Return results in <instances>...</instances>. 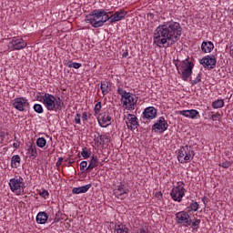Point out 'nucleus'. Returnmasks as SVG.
Segmentation results:
<instances>
[{
	"label": "nucleus",
	"instance_id": "nucleus-1",
	"mask_svg": "<svg viewBox=\"0 0 233 233\" xmlns=\"http://www.w3.org/2000/svg\"><path fill=\"white\" fill-rule=\"evenodd\" d=\"M181 37V25L177 22L168 21L158 25L153 34V43L158 48H170Z\"/></svg>",
	"mask_w": 233,
	"mask_h": 233
},
{
	"label": "nucleus",
	"instance_id": "nucleus-2",
	"mask_svg": "<svg viewBox=\"0 0 233 233\" xmlns=\"http://www.w3.org/2000/svg\"><path fill=\"white\" fill-rule=\"evenodd\" d=\"M85 21L93 28H101L108 21V13L105 9H95L86 15Z\"/></svg>",
	"mask_w": 233,
	"mask_h": 233
},
{
	"label": "nucleus",
	"instance_id": "nucleus-3",
	"mask_svg": "<svg viewBox=\"0 0 233 233\" xmlns=\"http://www.w3.org/2000/svg\"><path fill=\"white\" fill-rule=\"evenodd\" d=\"M175 66L177 70V74L181 76L183 81H188L192 77V70H194V64L186 58L182 61H176Z\"/></svg>",
	"mask_w": 233,
	"mask_h": 233
},
{
	"label": "nucleus",
	"instance_id": "nucleus-4",
	"mask_svg": "<svg viewBox=\"0 0 233 233\" xmlns=\"http://www.w3.org/2000/svg\"><path fill=\"white\" fill-rule=\"evenodd\" d=\"M43 105L48 112H59V110H63L64 103L61 97L50 93H45Z\"/></svg>",
	"mask_w": 233,
	"mask_h": 233
},
{
	"label": "nucleus",
	"instance_id": "nucleus-5",
	"mask_svg": "<svg viewBox=\"0 0 233 233\" xmlns=\"http://www.w3.org/2000/svg\"><path fill=\"white\" fill-rule=\"evenodd\" d=\"M117 94L121 96V103L123 105V108L126 110H136V105H137V100L134 97V95L130 92H127L121 86L117 87Z\"/></svg>",
	"mask_w": 233,
	"mask_h": 233
},
{
	"label": "nucleus",
	"instance_id": "nucleus-6",
	"mask_svg": "<svg viewBox=\"0 0 233 233\" xmlns=\"http://www.w3.org/2000/svg\"><path fill=\"white\" fill-rule=\"evenodd\" d=\"M194 156H196L194 148L190 146H184L177 152V161L181 164L190 163L194 159Z\"/></svg>",
	"mask_w": 233,
	"mask_h": 233
},
{
	"label": "nucleus",
	"instance_id": "nucleus-7",
	"mask_svg": "<svg viewBox=\"0 0 233 233\" xmlns=\"http://www.w3.org/2000/svg\"><path fill=\"white\" fill-rule=\"evenodd\" d=\"M11 192L16 196H21L25 192V179L21 177H15L9 180Z\"/></svg>",
	"mask_w": 233,
	"mask_h": 233
},
{
	"label": "nucleus",
	"instance_id": "nucleus-8",
	"mask_svg": "<svg viewBox=\"0 0 233 233\" xmlns=\"http://www.w3.org/2000/svg\"><path fill=\"white\" fill-rule=\"evenodd\" d=\"M185 183L183 181L177 182V186L171 189V199H173V201H177V203H181V201H183V198H185Z\"/></svg>",
	"mask_w": 233,
	"mask_h": 233
},
{
	"label": "nucleus",
	"instance_id": "nucleus-9",
	"mask_svg": "<svg viewBox=\"0 0 233 233\" xmlns=\"http://www.w3.org/2000/svg\"><path fill=\"white\" fill-rule=\"evenodd\" d=\"M27 44L23 38L13 37L7 45V52H15L17 50H23L26 48Z\"/></svg>",
	"mask_w": 233,
	"mask_h": 233
},
{
	"label": "nucleus",
	"instance_id": "nucleus-10",
	"mask_svg": "<svg viewBox=\"0 0 233 233\" xmlns=\"http://www.w3.org/2000/svg\"><path fill=\"white\" fill-rule=\"evenodd\" d=\"M12 106L18 112H26L30 108V102L26 97L21 96L14 98Z\"/></svg>",
	"mask_w": 233,
	"mask_h": 233
},
{
	"label": "nucleus",
	"instance_id": "nucleus-11",
	"mask_svg": "<svg viewBox=\"0 0 233 233\" xmlns=\"http://www.w3.org/2000/svg\"><path fill=\"white\" fill-rule=\"evenodd\" d=\"M175 219L177 225H182V227H188L192 224V218L187 211H179L175 214Z\"/></svg>",
	"mask_w": 233,
	"mask_h": 233
},
{
	"label": "nucleus",
	"instance_id": "nucleus-12",
	"mask_svg": "<svg viewBox=\"0 0 233 233\" xmlns=\"http://www.w3.org/2000/svg\"><path fill=\"white\" fill-rule=\"evenodd\" d=\"M167 130H168V122L165 116H160L152 126V131L158 134H163Z\"/></svg>",
	"mask_w": 233,
	"mask_h": 233
},
{
	"label": "nucleus",
	"instance_id": "nucleus-13",
	"mask_svg": "<svg viewBox=\"0 0 233 233\" xmlns=\"http://www.w3.org/2000/svg\"><path fill=\"white\" fill-rule=\"evenodd\" d=\"M96 119L99 127L102 128H106V127H110V125H112V116H110V113L108 112H102L98 114Z\"/></svg>",
	"mask_w": 233,
	"mask_h": 233
},
{
	"label": "nucleus",
	"instance_id": "nucleus-14",
	"mask_svg": "<svg viewBox=\"0 0 233 233\" xmlns=\"http://www.w3.org/2000/svg\"><path fill=\"white\" fill-rule=\"evenodd\" d=\"M216 63H218V60H216V56L213 55H208L200 60V65H202L204 68H207L208 70L216 68Z\"/></svg>",
	"mask_w": 233,
	"mask_h": 233
},
{
	"label": "nucleus",
	"instance_id": "nucleus-15",
	"mask_svg": "<svg viewBox=\"0 0 233 233\" xmlns=\"http://www.w3.org/2000/svg\"><path fill=\"white\" fill-rule=\"evenodd\" d=\"M126 125L128 130H136L139 127V122L137 121V116L134 114H127Z\"/></svg>",
	"mask_w": 233,
	"mask_h": 233
},
{
	"label": "nucleus",
	"instance_id": "nucleus-16",
	"mask_svg": "<svg viewBox=\"0 0 233 233\" xmlns=\"http://www.w3.org/2000/svg\"><path fill=\"white\" fill-rule=\"evenodd\" d=\"M144 119L147 121H152V119H156L157 116V109L154 106L146 107L142 113Z\"/></svg>",
	"mask_w": 233,
	"mask_h": 233
},
{
	"label": "nucleus",
	"instance_id": "nucleus-17",
	"mask_svg": "<svg viewBox=\"0 0 233 233\" xmlns=\"http://www.w3.org/2000/svg\"><path fill=\"white\" fill-rule=\"evenodd\" d=\"M125 17H127V11L120 9V10L115 12V14L112 15L111 16H108L107 21L110 24L117 23V21H121V20L125 19Z\"/></svg>",
	"mask_w": 233,
	"mask_h": 233
},
{
	"label": "nucleus",
	"instance_id": "nucleus-18",
	"mask_svg": "<svg viewBox=\"0 0 233 233\" xmlns=\"http://www.w3.org/2000/svg\"><path fill=\"white\" fill-rule=\"evenodd\" d=\"M114 194L118 199H125L128 198V189L125 187V185L120 184L119 186H117V188L115 189Z\"/></svg>",
	"mask_w": 233,
	"mask_h": 233
},
{
	"label": "nucleus",
	"instance_id": "nucleus-19",
	"mask_svg": "<svg viewBox=\"0 0 233 233\" xmlns=\"http://www.w3.org/2000/svg\"><path fill=\"white\" fill-rule=\"evenodd\" d=\"M180 116H184V117H188L189 119H196L197 116H199V111L196 109L189 110H182L179 111Z\"/></svg>",
	"mask_w": 233,
	"mask_h": 233
},
{
	"label": "nucleus",
	"instance_id": "nucleus-20",
	"mask_svg": "<svg viewBox=\"0 0 233 233\" xmlns=\"http://www.w3.org/2000/svg\"><path fill=\"white\" fill-rule=\"evenodd\" d=\"M35 220L38 225H45L48 221V214L45 211H40L36 215Z\"/></svg>",
	"mask_w": 233,
	"mask_h": 233
},
{
	"label": "nucleus",
	"instance_id": "nucleus-21",
	"mask_svg": "<svg viewBox=\"0 0 233 233\" xmlns=\"http://www.w3.org/2000/svg\"><path fill=\"white\" fill-rule=\"evenodd\" d=\"M201 50L204 52V54H210V52L214 50V43L211 41L202 42Z\"/></svg>",
	"mask_w": 233,
	"mask_h": 233
},
{
	"label": "nucleus",
	"instance_id": "nucleus-22",
	"mask_svg": "<svg viewBox=\"0 0 233 233\" xmlns=\"http://www.w3.org/2000/svg\"><path fill=\"white\" fill-rule=\"evenodd\" d=\"M90 188H92V184H86L79 187H73L72 192L74 194H86V191L90 190Z\"/></svg>",
	"mask_w": 233,
	"mask_h": 233
},
{
	"label": "nucleus",
	"instance_id": "nucleus-23",
	"mask_svg": "<svg viewBox=\"0 0 233 233\" xmlns=\"http://www.w3.org/2000/svg\"><path fill=\"white\" fill-rule=\"evenodd\" d=\"M27 154H29L30 159H35V157H37V147H35V144L33 143L29 146Z\"/></svg>",
	"mask_w": 233,
	"mask_h": 233
},
{
	"label": "nucleus",
	"instance_id": "nucleus-24",
	"mask_svg": "<svg viewBox=\"0 0 233 233\" xmlns=\"http://www.w3.org/2000/svg\"><path fill=\"white\" fill-rule=\"evenodd\" d=\"M11 166L13 168H19L21 167V157L14 155L11 158Z\"/></svg>",
	"mask_w": 233,
	"mask_h": 233
},
{
	"label": "nucleus",
	"instance_id": "nucleus-25",
	"mask_svg": "<svg viewBox=\"0 0 233 233\" xmlns=\"http://www.w3.org/2000/svg\"><path fill=\"white\" fill-rule=\"evenodd\" d=\"M100 90L103 96H106V94L110 92V83H108V81H102L100 83Z\"/></svg>",
	"mask_w": 233,
	"mask_h": 233
},
{
	"label": "nucleus",
	"instance_id": "nucleus-26",
	"mask_svg": "<svg viewBox=\"0 0 233 233\" xmlns=\"http://www.w3.org/2000/svg\"><path fill=\"white\" fill-rule=\"evenodd\" d=\"M114 233H130V230L126 225L119 224L115 226Z\"/></svg>",
	"mask_w": 233,
	"mask_h": 233
},
{
	"label": "nucleus",
	"instance_id": "nucleus-27",
	"mask_svg": "<svg viewBox=\"0 0 233 233\" xmlns=\"http://www.w3.org/2000/svg\"><path fill=\"white\" fill-rule=\"evenodd\" d=\"M99 165V160L97 159V157H92V158L89 161V165L86 168V170H94L96 167Z\"/></svg>",
	"mask_w": 233,
	"mask_h": 233
},
{
	"label": "nucleus",
	"instance_id": "nucleus-28",
	"mask_svg": "<svg viewBox=\"0 0 233 233\" xmlns=\"http://www.w3.org/2000/svg\"><path fill=\"white\" fill-rule=\"evenodd\" d=\"M211 106H212V108H215V109L223 108L225 106V100L224 99H217L212 102Z\"/></svg>",
	"mask_w": 233,
	"mask_h": 233
},
{
	"label": "nucleus",
	"instance_id": "nucleus-29",
	"mask_svg": "<svg viewBox=\"0 0 233 233\" xmlns=\"http://www.w3.org/2000/svg\"><path fill=\"white\" fill-rule=\"evenodd\" d=\"M198 208H199V204H198V202L196 201L191 202L187 207V210L189 212H198Z\"/></svg>",
	"mask_w": 233,
	"mask_h": 233
},
{
	"label": "nucleus",
	"instance_id": "nucleus-30",
	"mask_svg": "<svg viewBox=\"0 0 233 233\" xmlns=\"http://www.w3.org/2000/svg\"><path fill=\"white\" fill-rule=\"evenodd\" d=\"M36 147L39 148H45V147H46V139L45 137H38L36 139Z\"/></svg>",
	"mask_w": 233,
	"mask_h": 233
},
{
	"label": "nucleus",
	"instance_id": "nucleus-31",
	"mask_svg": "<svg viewBox=\"0 0 233 233\" xmlns=\"http://www.w3.org/2000/svg\"><path fill=\"white\" fill-rule=\"evenodd\" d=\"M100 145H108L110 143V138L107 135H99Z\"/></svg>",
	"mask_w": 233,
	"mask_h": 233
},
{
	"label": "nucleus",
	"instance_id": "nucleus-32",
	"mask_svg": "<svg viewBox=\"0 0 233 233\" xmlns=\"http://www.w3.org/2000/svg\"><path fill=\"white\" fill-rule=\"evenodd\" d=\"M199 225H201V219L194 218L193 222L191 220V224L189 225V227H191V228H193L194 230H198L199 228Z\"/></svg>",
	"mask_w": 233,
	"mask_h": 233
},
{
	"label": "nucleus",
	"instance_id": "nucleus-33",
	"mask_svg": "<svg viewBox=\"0 0 233 233\" xmlns=\"http://www.w3.org/2000/svg\"><path fill=\"white\" fill-rule=\"evenodd\" d=\"M67 66H68V68H75L76 70H77V69L81 68V66H83V65L81 63L69 61L67 63Z\"/></svg>",
	"mask_w": 233,
	"mask_h": 233
},
{
	"label": "nucleus",
	"instance_id": "nucleus-34",
	"mask_svg": "<svg viewBox=\"0 0 233 233\" xmlns=\"http://www.w3.org/2000/svg\"><path fill=\"white\" fill-rule=\"evenodd\" d=\"M91 155H92V152H90V150H88V148L84 147L82 149L81 156H82V157H84V159H88V157H90Z\"/></svg>",
	"mask_w": 233,
	"mask_h": 233
},
{
	"label": "nucleus",
	"instance_id": "nucleus-35",
	"mask_svg": "<svg viewBox=\"0 0 233 233\" xmlns=\"http://www.w3.org/2000/svg\"><path fill=\"white\" fill-rule=\"evenodd\" d=\"M33 109L35 112H36V114H43L45 112L41 104H35Z\"/></svg>",
	"mask_w": 233,
	"mask_h": 233
},
{
	"label": "nucleus",
	"instance_id": "nucleus-36",
	"mask_svg": "<svg viewBox=\"0 0 233 233\" xmlns=\"http://www.w3.org/2000/svg\"><path fill=\"white\" fill-rule=\"evenodd\" d=\"M201 76H203V74L201 72H199L196 78L191 80V85L194 86V85H198V83H201Z\"/></svg>",
	"mask_w": 233,
	"mask_h": 233
},
{
	"label": "nucleus",
	"instance_id": "nucleus-37",
	"mask_svg": "<svg viewBox=\"0 0 233 233\" xmlns=\"http://www.w3.org/2000/svg\"><path fill=\"white\" fill-rule=\"evenodd\" d=\"M208 117L212 120V121H219L221 119V114H219L218 112H217L214 115L208 116Z\"/></svg>",
	"mask_w": 233,
	"mask_h": 233
},
{
	"label": "nucleus",
	"instance_id": "nucleus-38",
	"mask_svg": "<svg viewBox=\"0 0 233 233\" xmlns=\"http://www.w3.org/2000/svg\"><path fill=\"white\" fill-rule=\"evenodd\" d=\"M218 166L222 167V168H230V167H232V162L227 160L225 162L218 164Z\"/></svg>",
	"mask_w": 233,
	"mask_h": 233
},
{
	"label": "nucleus",
	"instance_id": "nucleus-39",
	"mask_svg": "<svg viewBox=\"0 0 233 233\" xmlns=\"http://www.w3.org/2000/svg\"><path fill=\"white\" fill-rule=\"evenodd\" d=\"M95 116H98V114H100L101 112V102H98L96 104L95 106Z\"/></svg>",
	"mask_w": 233,
	"mask_h": 233
},
{
	"label": "nucleus",
	"instance_id": "nucleus-40",
	"mask_svg": "<svg viewBox=\"0 0 233 233\" xmlns=\"http://www.w3.org/2000/svg\"><path fill=\"white\" fill-rule=\"evenodd\" d=\"M86 168H88V162L86 161H82L80 163V170H83L84 172H86Z\"/></svg>",
	"mask_w": 233,
	"mask_h": 233
},
{
	"label": "nucleus",
	"instance_id": "nucleus-41",
	"mask_svg": "<svg viewBox=\"0 0 233 233\" xmlns=\"http://www.w3.org/2000/svg\"><path fill=\"white\" fill-rule=\"evenodd\" d=\"M36 101H39L40 103H45V94L41 95L40 92L36 94Z\"/></svg>",
	"mask_w": 233,
	"mask_h": 233
},
{
	"label": "nucleus",
	"instance_id": "nucleus-42",
	"mask_svg": "<svg viewBox=\"0 0 233 233\" xmlns=\"http://www.w3.org/2000/svg\"><path fill=\"white\" fill-rule=\"evenodd\" d=\"M39 196H41V198H45V199H46V198H48V196H50V193H48V190L43 189L42 191L39 192Z\"/></svg>",
	"mask_w": 233,
	"mask_h": 233
},
{
	"label": "nucleus",
	"instance_id": "nucleus-43",
	"mask_svg": "<svg viewBox=\"0 0 233 233\" xmlns=\"http://www.w3.org/2000/svg\"><path fill=\"white\" fill-rule=\"evenodd\" d=\"M75 123H76V125H81V114L76 113V114L75 115Z\"/></svg>",
	"mask_w": 233,
	"mask_h": 233
},
{
	"label": "nucleus",
	"instance_id": "nucleus-44",
	"mask_svg": "<svg viewBox=\"0 0 233 233\" xmlns=\"http://www.w3.org/2000/svg\"><path fill=\"white\" fill-rule=\"evenodd\" d=\"M81 117H82L83 123L85 125V123H86V121H88V114L86 112H83Z\"/></svg>",
	"mask_w": 233,
	"mask_h": 233
},
{
	"label": "nucleus",
	"instance_id": "nucleus-45",
	"mask_svg": "<svg viewBox=\"0 0 233 233\" xmlns=\"http://www.w3.org/2000/svg\"><path fill=\"white\" fill-rule=\"evenodd\" d=\"M155 197L157 198V199H163V193L158 191L155 194Z\"/></svg>",
	"mask_w": 233,
	"mask_h": 233
},
{
	"label": "nucleus",
	"instance_id": "nucleus-46",
	"mask_svg": "<svg viewBox=\"0 0 233 233\" xmlns=\"http://www.w3.org/2000/svg\"><path fill=\"white\" fill-rule=\"evenodd\" d=\"M63 157H59L56 161V167H61V164L63 163Z\"/></svg>",
	"mask_w": 233,
	"mask_h": 233
},
{
	"label": "nucleus",
	"instance_id": "nucleus-47",
	"mask_svg": "<svg viewBox=\"0 0 233 233\" xmlns=\"http://www.w3.org/2000/svg\"><path fill=\"white\" fill-rule=\"evenodd\" d=\"M122 56H123V57H128V52H127V51L124 52V53L122 54Z\"/></svg>",
	"mask_w": 233,
	"mask_h": 233
},
{
	"label": "nucleus",
	"instance_id": "nucleus-48",
	"mask_svg": "<svg viewBox=\"0 0 233 233\" xmlns=\"http://www.w3.org/2000/svg\"><path fill=\"white\" fill-rule=\"evenodd\" d=\"M13 147H14V148H19V144L18 143H14Z\"/></svg>",
	"mask_w": 233,
	"mask_h": 233
},
{
	"label": "nucleus",
	"instance_id": "nucleus-49",
	"mask_svg": "<svg viewBox=\"0 0 233 233\" xmlns=\"http://www.w3.org/2000/svg\"><path fill=\"white\" fill-rule=\"evenodd\" d=\"M148 15H149V17H154V14H152V13H149Z\"/></svg>",
	"mask_w": 233,
	"mask_h": 233
},
{
	"label": "nucleus",
	"instance_id": "nucleus-50",
	"mask_svg": "<svg viewBox=\"0 0 233 233\" xmlns=\"http://www.w3.org/2000/svg\"><path fill=\"white\" fill-rule=\"evenodd\" d=\"M205 199H207V197H204V198H202V201H203L204 204H205Z\"/></svg>",
	"mask_w": 233,
	"mask_h": 233
}]
</instances>
